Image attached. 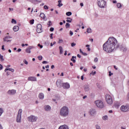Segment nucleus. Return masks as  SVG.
<instances>
[{
  "instance_id": "f257e3e1",
  "label": "nucleus",
  "mask_w": 129,
  "mask_h": 129,
  "mask_svg": "<svg viewBox=\"0 0 129 129\" xmlns=\"http://www.w3.org/2000/svg\"><path fill=\"white\" fill-rule=\"evenodd\" d=\"M119 48L120 51L125 53L127 51V47L124 44L117 43V40L114 37H109L106 42L103 45V50L107 53H111Z\"/></svg>"
},
{
  "instance_id": "f03ea898",
  "label": "nucleus",
  "mask_w": 129,
  "mask_h": 129,
  "mask_svg": "<svg viewBox=\"0 0 129 129\" xmlns=\"http://www.w3.org/2000/svg\"><path fill=\"white\" fill-rule=\"evenodd\" d=\"M60 115L63 117H66L69 115V108L67 106H63L60 110Z\"/></svg>"
},
{
  "instance_id": "7ed1b4c3",
  "label": "nucleus",
  "mask_w": 129,
  "mask_h": 129,
  "mask_svg": "<svg viewBox=\"0 0 129 129\" xmlns=\"http://www.w3.org/2000/svg\"><path fill=\"white\" fill-rule=\"evenodd\" d=\"M97 5L101 9H104L106 2L104 0H97Z\"/></svg>"
},
{
  "instance_id": "20e7f679",
  "label": "nucleus",
  "mask_w": 129,
  "mask_h": 129,
  "mask_svg": "<svg viewBox=\"0 0 129 129\" xmlns=\"http://www.w3.org/2000/svg\"><path fill=\"white\" fill-rule=\"evenodd\" d=\"M23 112V110L22 109H20L18 111V113L16 118L17 122H21V118H22V113Z\"/></svg>"
},
{
  "instance_id": "39448f33",
  "label": "nucleus",
  "mask_w": 129,
  "mask_h": 129,
  "mask_svg": "<svg viewBox=\"0 0 129 129\" xmlns=\"http://www.w3.org/2000/svg\"><path fill=\"white\" fill-rule=\"evenodd\" d=\"M95 103L99 108H103L104 107V105L103 104V102L101 100H97L95 101Z\"/></svg>"
},
{
  "instance_id": "423d86ee",
  "label": "nucleus",
  "mask_w": 129,
  "mask_h": 129,
  "mask_svg": "<svg viewBox=\"0 0 129 129\" xmlns=\"http://www.w3.org/2000/svg\"><path fill=\"white\" fill-rule=\"evenodd\" d=\"M105 99L108 104H112L113 101L111 96L109 95V94L106 95Z\"/></svg>"
},
{
  "instance_id": "0eeeda50",
  "label": "nucleus",
  "mask_w": 129,
  "mask_h": 129,
  "mask_svg": "<svg viewBox=\"0 0 129 129\" xmlns=\"http://www.w3.org/2000/svg\"><path fill=\"white\" fill-rule=\"evenodd\" d=\"M28 119L29 121H31V122H34L35 121H37V119H38V117L36 116L31 115L28 117Z\"/></svg>"
},
{
  "instance_id": "6e6552de",
  "label": "nucleus",
  "mask_w": 129,
  "mask_h": 129,
  "mask_svg": "<svg viewBox=\"0 0 129 129\" xmlns=\"http://www.w3.org/2000/svg\"><path fill=\"white\" fill-rule=\"evenodd\" d=\"M120 110L123 111V112H127V111H129V106L127 105H122L120 107Z\"/></svg>"
},
{
  "instance_id": "1a4fd4ad",
  "label": "nucleus",
  "mask_w": 129,
  "mask_h": 129,
  "mask_svg": "<svg viewBox=\"0 0 129 129\" xmlns=\"http://www.w3.org/2000/svg\"><path fill=\"white\" fill-rule=\"evenodd\" d=\"M56 84L57 87H58V88H61V87L62 86L63 83H62L61 80H57L56 82Z\"/></svg>"
},
{
  "instance_id": "9d476101",
  "label": "nucleus",
  "mask_w": 129,
  "mask_h": 129,
  "mask_svg": "<svg viewBox=\"0 0 129 129\" xmlns=\"http://www.w3.org/2000/svg\"><path fill=\"white\" fill-rule=\"evenodd\" d=\"M63 89H69L70 88V85L68 83H62V86Z\"/></svg>"
},
{
  "instance_id": "9b49d317",
  "label": "nucleus",
  "mask_w": 129,
  "mask_h": 129,
  "mask_svg": "<svg viewBox=\"0 0 129 129\" xmlns=\"http://www.w3.org/2000/svg\"><path fill=\"white\" fill-rule=\"evenodd\" d=\"M32 49H35V46H29L28 48L26 49V53H28V54H31V50Z\"/></svg>"
},
{
  "instance_id": "f8f14e48",
  "label": "nucleus",
  "mask_w": 129,
  "mask_h": 129,
  "mask_svg": "<svg viewBox=\"0 0 129 129\" xmlns=\"http://www.w3.org/2000/svg\"><path fill=\"white\" fill-rule=\"evenodd\" d=\"M7 93L9 95H15V94H16V90H14V89L9 90L8 91Z\"/></svg>"
},
{
  "instance_id": "ddd939ff",
  "label": "nucleus",
  "mask_w": 129,
  "mask_h": 129,
  "mask_svg": "<svg viewBox=\"0 0 129 129\" xmlns=\"http://www.w3.org/2000/svg\"><path fill=\"white\" fill-rule=\"evenodd\" d=\"M36 31L37 33H42V25L40 24H37Z\"/></svg>"
},
{
  "instance_id": "4468645a",
  "label": "nucleus",
  "mask_w": 129,
  "mask_h": 129,
  "mask_svg": "<svg viewBox=\"0 0 129 129\" xmlns=\"http://www.w3.org/2000/svg\"><path fill=\"white\" fill-rule=\"evenodd\" d=\"M84 89L85 92H88L90 90V86L89 85H85L84 86Z\"/></svg>"
},
{
  "instance_id": "2eb2a0df",
  "label": "nucleus",
  "mask_w": 129,
  "mask_h": 129,
  "mask_svg": "<svg viewBox=\"0 0 129 129\" xmlns=\"http://www.w3.org/2000/svg\"><path fill=\"white\" fill-rule=\"evenodd\" d=\"M44 109L45 111H50L51 110V106L48 105H45L44 106Z\"/></svg>"
},
{
  "instance_id": "dca6fc26",
  "label": "nucleus",
  "mask_w": 129,
  "mask_h": 129,
  "mask_svg": "<svg viewBox=\"0 0 129 129\" xmlns=\"http://www.w3.org/2000/svg\"><path fill=\"white\" fill-rule=\"evenodd\" d=\"M28 81H37V78L35 77H29L28 78Z\"/></svg>"
},
{
  "instance_id": "f3484780",
  "label": "nucleus",
  "mask_w": 129,
  "mask_h": 129,
  "mask_svg": "<svg viewBox=\"0 0 129 129\" xmlns=\"http://www.w3.org/2000/svg\"><path fill=\"white\" fill-rule=\"evenodd\" d=\"M95 113H96V111L95 109H92L90 110V114L91 115H94Z\"/></svg>"
},
{
  "instance_id": "a211bd4d",
  "label": "nucleus",
  "mask_w": 129,
  "mask_h": 129,
  "mask_svg": "<svg viewBox=\"0 0 129 129\" xmlns=\"http://www.w3.org/2000/svg\"><path fill=\"white\" fill-rule=\"evenodd\" d=\"M58 129H69V128H68V126L66 125H60L58 127Z\"/></svg>"
},
{
  "instance_id": "6ab92c4d",
  "label": "nucleus",
  "mask_w": 129,
  "mask_h": 129,
  "mask_svg": "<svg viewBox=\"0 0 129 129\" xmlns=\"http://www.w3.org/2000/svg\"><path fill=\"white\" fill-rule=\"evenodd\" d=\"M7 71H11V72H15V70L11 68H6L5 70V72H7Z\"/></svg>"
},
{
  "instance_id": "aec40b11",
  "label": "nucleus",
  "mask_w": 129,
  "mask_h": 129,
  "mask_svg": "<svg viewBox=\"0 0 129 129\" xmlns=\"http://www.w3.org/2000/svg\"><path fill=\"white\" fill-rule=\"evenodd\" d=\"M38 97L39 99H44V94L40 93L38 95Z\"/></svg>"
},
{
  "instance_id": "412c9836",
  "label": "nucleus",
  "mask_w": 129,
  "mask_h": 129,
  "mask_svg": "<svg viewBox=\"0 0 129 129\" xmlns=\"http://www.w3.org/2000/svg\"><path fill=\"white\" fill-rule=\"evenodd\" d=\"M77 57L75 56H73L71 59V61H72L73 63H76V59Z\"/></svg>"
},
{
  "instance_id": "4be33fe9",
  "label": "nucleus",
  "mask_w": 129,
  "mask_h": 129,
  "mask_svg": "<svg viewBox=\"0 0 129 129\" xmlns=\"http://www.w3.org/2000/svg\"><path fill=\"white\" fill-rule=\"evenodd\" d=\"M20 27H19L18 26H15L13 27V31H14V32H18V30H19Z\"/></svg>"
},
{
  "instance_id": "5701e85b",
  "label": "nucleus",
  "mask_w": 129,
  "mask_h": 129,
  "mask_svg": "<svg viewBox=\"0 0 129 129\" xmlns=\"http://www.w3.org/2000/svg\"><path fill=\"white\" fill-rule=\"evenodd\" d=\"M59 54L61 55V54H63V47L62 46H59Z\"/></svg>"
},
{
  "instance_id": "b1692460",
  "label": "nucleus",
  "mask_w": 129,
  "mask_h": 129,
  "mask_svg": "<svg viewBox=\"0 0 129 129\" xmlns=\"http://www.w3.org/2000/svg\"><path fill=\"white\" fill-rule=\"evenodd\" d=\"M58 7H59V8H61V7H62V6H63V4L61 3H62V1L59 0L58 1Z\"/></svg>"
},
{
  "instance_id": "393cba45",
  "label": "nucleus",
  "mask_w": 129,
  "mask_h": 129,
  "mask_svg": "<svg viewBox=\"0 0 129 129\" xmlns=\"http://www.w3.org/2000/svg\"><path fill=\"white\" fill-rule=\"evenodd\" d=\"M7 39H12V37H11V36H6V37L3 39L4 41V42H6Z\"/></svg>"
},
{
  "instance_id": "a878e982",
  "label": "nucleus",
  "mask_w": 129,
  "mask_h": 129,
  "mask_svg": "<svg viewBox=\"0 0 129 129\" xmlns=\"http://www.w3.org/2000/svg\"><path fill=\"white\" fill-rule=\"evenodd\" d=\"M35 2H37V3H41V1H39L38 0H30V2L32 4H34L35 5Z\"/></svg>"
},
{
  "instance_id": "bb28decb",
  "label": "nucleus",
  "mask_w": 129,
  "mask_h": 129,
  "mask_svg": "<svg viewBox=\"0 0 129 129\" xmlns=\"http://www.w3.org/2000/svg\"><path fill=\"white\" fill-rule=\"evenodd\" d=\"M0 60L1 62H4V61H5V59H4V56L2 55V54H0Z\"/></svg>"
},
{
  "instance_id": "cd10ccee",
  "label": "nucleus",
  "mask_w": 129,
  "mask_h": 129,
  "mask_svg": "<svg viewBox=\"0 0 129 129\" xmlns=\"http://www.w3.org/2000/svg\"><path fill=\"white\" fill-rule=\"evenodd\" d=\"M4 109H3V108H0V116H2V114H3V113H4Z\"/></svg>"
},
{
  "instance_id": "c85d7f7f",
  "label": "nucleus",
  "mask_w": 129,
  "mask_h": 129,
  "mask_svg": "<svg viewBox=\"0 0 129 129\" xmlns=\"http://www.w3.org/2000/svg\"><path fill=\"white\" fill-rule=\"evenodd\" d=\"M102 119L103 120H107L108 119V116H107V115H105L104 116H103Z\"/></svg>"
},
{
  "instance_id": "c756f323",
  "label": "nucleus",
  "mask_w": 129,
  "mask_h": 129,
  "mask_svg": "<svg viewBox=\"0 0 129 129\" xmlns=\"http://www.w3.org/2000/svg\"><path fill=\"white\" fill-rule=\"evenodd\" d=\"M66 15L68 16V17L71 16L72 15V13L71 12H68L66 13Z\"/></svg>"
},
{
  "instance_id": "7c9ffc66",
  "label": "nucleus",
  "mask_w": 129,
  "mask_h": 129,
  "mask_svg": "<svg viewBox=\"0 0 129 129\" xmlns=\"http://www.w3.org/2000/svg\"><path fill=\"white\" fill-rule=\"evenodd\" d=\"M116 6H117V7L118 8V9H120V8H121V7H122L121 4H120V3H117Z\"/></svg>"
},
{
  "instance_id": "2f4dec72",
  "label": "nucleus",
  "mask_w": 129,
  "mask_h": 129,
  "mask_svg": "<svg viewBox=\"0 0 129 129\" xmlns=\"http://www.w3.org/2000/svg\"><path fill=\"white\" fill-rule=\"evenodd\" d=\"M66 28L68 29V28H70V24L69 23H67L66 24Z\"/></svg>"
},
{
  "instance_id": "473e14b6",
  "label": "nucleus",
  "mask_w": 129,
  "mask_h": 129,
  "mask_svg": "<svg viewBox=\"0 0 129 129\" xmlns=\"http://www.w3.org/2000/svg\"><path fill=\"white\" fill-rule=\"evenodd\" d=\"M37 58L39 60V61H42V59H43V56H42V55H39L37 57Z\"/></svg>"
},
{
  "instance_id": "72a5a7b5",
  "label": "nucleus",
  "mask_w": 129,
  "mask_h": 129,
  "mask_svg": "<svg viewBox=\"0 0 129 129\" xmlns=\"http://www.w3.org/2000/svg\"><path fill=\"white\" fill-rule=\"evenodd\" d=\"M91 28H87V33H91Z\"/></svg>"
},
{
  "instance_id": "f704fd0d",
  "label": "nucleus",
  "mask_w": 129,
  "mask_h": 129,
  "mask_svg": "<svg viewBox=\"0 0 129 129\" xmlns=\"http://www.w3.org/2000/svg\"><path fill=\"white\" fill-rule=\"evenodd\" d=\"M11 23L12 24H16L17 23V21L16 20L14 19H12Z\"/></svg>"
},
{
  "instance_id": "c9c22d12",
  "label": "nucleus",
  "mask_w": 129,
  "mask_h": 129,
  "mask_svg": "<svg viewBox=\"0 0 129 129\" xmlns=\"http://www.w3.org/2000/svg\"><path fill=\"white\" fill-rule=\"evenodd\" d=\"M45 45H46L47 46H49V45H50V42H49L48 41H46L45 42Z\"/></svg>"
},
{
  "instance_id": "e433bc0d",
  "label": "nucleus",
  "mask_w": 129,
  "mask_h": 129,
  "mask_svg": "<svg viewBox=\"0 0 129 129\" xmlns=\"http://www.w3.org/2000/svg\"><path fill=\"white\" fill-rule=\"evenodd\" d=\"M34 22H35V20H34V19H32V20H30V25H33Z\"/></svg>"
},
{
  "instance_id": "4c0bfd02",
  "label": "nucleus",
  "mask_w": 129,
  "mask_h": 129,
  "mask_svg": "<svg viewBox=\"0 0 129 129\" xmlns=\"http://www.w3.org/2000/svg\"><path fill=\"white\" fill-rule=\"evenodd\" d=\"M40 17L43 18H44V17H46V16H45V14L44 13H41L40 15Z\"/></svg>"
},
{
  "instance_id": "58836bf2",
  "label": "nucleus",
  "mask_w": 129,
  "mask_h": 129,
  "mask_svg": "<svg viewBox=\"0 0 129 129\" xmlns=\"http://www.w3.org/2000/svg\"><path fill=\"white\" fill-rule=\"evenodd\" d=\"M95 74H96V71H94V72H92V73H91L90 74V75H93V76H94V75H95Z\"/></svg>"
},
{
  "instance_id": "ea45409f",
  "label": "nucleus",
  "mask_w": 129,
  "mask_h": 129,
  "mask_svg": "<svg viewBox=\"0 0 129 129\" xmlns=\"http://www.w3.org/2000/svg\"><path fill=\"white\" fill-rule=\"evenodd\" d=\"M48 23L47 25L48 26V27H51V26H52V22L51 21H49L48 22Z\"/></svg>"
},
{
  "instance_id": "a19ab883",
  "label": "nucleus",
  "mask_w": 129,
  "mask_h": 129,
  "mask_svg": "<svg viewBox=\"0 0 129 129\" xmlns=\"http://www.w3.org/2000/svg\"><path fill=\"white\" fill-rule=\"evenodd\" d=\"M61 43H63V40L59 39V40L58 41V44H61Z\"/></svg>"
},
{
  "instance_id": "79ce46f5",
  "label": "nucleus",
  "mask_w": 129,
  "mask_h": 129,
  "mask_svg": "<svg viewBox=\"0 0 129 129\" xmlns=\"http://www.w3.org/2000/svg\"><path fill=\"white\" fill-rule=\"evenodd\" d=\"M72 21H73V19H70V20L67 19L66 20V22H67V23H71V22H72Z\"/></svg>"
},
{
  "instance_id": "37998d69",
  "label": "nucleus",
  "mask_w": 129,
  "mask_h": 129,
  "mask_svg": "<svg viewBox=\"0 0 129 129\" xmlns=\"http://www.w3.org/2000/svg\"><path fill=\"white\" fill-rule=\"evenodd\" d=\"M23 62H24V64H26V65H28V64H29V63L28 62V61L26 59L23 60Z\"/></svg>"
},
{
  "instance_id": "c03bdc74",
  "label": "nucleus",
  "mask_w": 129,
  "mask_h": 129,
  "mask_svg": "<svg viewBox=\"0 0 129 129\" xmlns=\"http://www.w3.org/2000/svg\"><path fill=\"white\" fill-rule=\"evenodd\" d=\"M37 46H38V47H39V48H40V49H42V48H43V45H41L40 43L38 44Z\"/></svg>"
},
{
  "instance_id": "a18cd8bd",
  "label": "nucleus",
  "mask_w": 129,
  "mask_h": 129,
  "mask_svg": "<svg viewBox=\"0 0 129 129\" xmlns=\"http://www.w3.org/2000/svg\"><path fill=\"white\" fill-rule=\"evenodd\" d=\"M95 126H96V129H101V128H100V126H99L98 124H96V125H95Z\"/></svg>"
},
{
  "instance_id": "49530a36",
  "label": "nucleus",
  "mask_w": 129,
  "mask_h": 129,
  "mask_svg": "<svg viewBox=\"0 0 129 129\" xmlns=\"http://www.w3.org/2000/svg\"><path fill=\"white\" fill-rule=\"evenodd\" d=\"M53 35H54V34L51 33L49 35V37L51 40L53 39Z\"/></svg>"
},
{
  "instance_id": "de8ad7c7",
  "label": "nucleus",
  "mask_w": 129,
  "mask_h": 129,
  "mask_svg": "<svg viewBox=\"0 0 129 129\" xmlns=\"http://www.w3.org/2000/svg\"><path fill=\"white\" fill-rule=\"evenodd\" d=\"M75 46H76V43H75L74 42H73V43H71V46L72 47H74Z\"/></svg>"
},
{
  "instance_id": "09e8293b",
  "label": "nucleus",
  "mask_w": 129,
  "mask_h": 129,
  "mask_svg": "<svg viewBox=\"0 0 129 129\" xmlns=\"http://www.w3.org/2000/svg\"><path fill=\"white\" fill-rule=\"evenodd\" d=\"M44 10H49V7H48V6H47L46 5H45L44 6Z\"/></svg>"
},
{
  "instance_id": "8fccbe9b",
  "label": "nucleus",
  "mask_w": 129,
  "mask_h": 129,
  "mask_svg": "<svg viewBox=\"0 0 129 129\" xmlns=\"http://www.w3.org/2000/svg\"><path fill=\"white\" fill-rule=\"evenodd\" d=\"M50 32H53L54 31V28L51 27L49 29Z\"/></svg>"
},
{
  "instance_id": "3c124183",
  "label": "nucleus",
  "mask_w": 129,
  "mask_h": 129,
  "mask_svg": "<svg viewBox=\"0 0 129 129\" xmlns=\"http://www.w3.org/2000/svg\"><path fill=\"white\" fill-rule=\"evenodd\" d=\"M48 62L46 60L42 61V64H48Z\"/></svg>"
},
{
  "instance_id": "603ef678",
  "label": "nucleus",
  "mask_w": 129,
  "mask_h": 129,
  "mask_svg": "<svg viewBox=\"0 0 129 129\" xmlns=\"http://www.w3.org/2000/svg\"><path fill=\"white\" fill-rule=\"evenodd\" d=\"M111 75H113V73H111V71L109 72V76L110 77Z\"/></svg>"
},
{
  "instance_id": "864d4df0",
  "label": "nucleus",
  "mask_w": 129,
  "mask_h": 129,
  "mask_svg": "<svg viewBox=\"0 0 129 129\" xmlns=\"http://www.w3.org/2000/svg\"><path fill=\"white\" fill-rule=\"evenodd\" d=\"M55 99H56V100H59V99H60V97H59V96H55Z\"/></svg>"
},
{
  "instance_id": "5fc2aeb1",
  "label": "nucleus",
  "mask_w": 129,
  "mask_h": 129,
  "mask_svg": "<svg viewBox=\"0 0 129 129\" xmlns=\"http://www.w3.org/2000/svg\"><path fill=\"white\" fill-rule=\"evenodd\" d=\"M2 49L3 51H6V49H5V45H2Z\"/></svg>"
},
{
  "instance_id": "6e6d98bb",
  "label": "nucleus",
  "mask_w": 129,
  "mask_h": 129,
  "mask_svg": "<svg viewBox=\"0 0 129 129\" xmlns=\"http://www.w3.org/2000/svg\"><path fill=\"white\" fill-rule=\"evenodd\" d=\"M98 58L97 57H95L94 59V62H98Z\"/></svg>"
},
{
  "instance_id": "4d7b16f0",
  "label": "nucleus",
  "mask_w": 129,
  "mask_h": 129,
  "mask_svg": "<svg viewBox=\"0 0 129 129\" xmlns=\"http://www.w3.org/2000/svg\"><path fill=\"white\" fill-rule=\"evenodd\" d=\"M22 51V49L21 48H18V50H17V52H18V53H20Z\"/></svg>"
},
{
  "instance_id": "13d9d810",
  "label": "nucleus",
  "mask_w": 129,
  "mask_h": 129,
  "mask_svg": "<svg viewBox=\"0 0 129 129\" xmlns=\"http://www.w3.org/2000/svg\"><path fill=\"white\" fill-rule=\"evenodd\" d=\"M83 55H84V56H87V53L86 52H82V53Z\"/></svg>"
},
{
  "instance_id": "bf43d9fd",
  "label": "nucleus",
  "mask_w": 129,
  "mask_h": 129,
  "mask_svg": "<svg viewBox=\"0 0 129 129\" xmlns=\"http://www.w3.org/2000/svg\"><path fill=\"white\" fill-rule=\"evenodd\" d=\"M70 36H72L73 35V32L71 30L70 31Z\"/></svg>"
},
{
  "instance_id": "052dcab7",
  "label": "nucleus",
  "mask_w": 129,
  "mask_h": 129,
  "mask_svg": "<svg viewBox=\"0 0 129 129\" xmlns=\"http://www.w3.org/2000/svg\"><path fill=\"white\" fill-rule=\"evenodd\" d=\"M3 65L0 64V70H3Z\"/></svg>"
},
{
  "instance_id": "680f3d73",
  "label": "nucleus",
  "mask_w": 129,
  "mask_h": 129,
  "mask_svg": "<svg viewBox=\"0 0 129 129\" xmlns=\"http://www.w3.org/2000/svg\"><path fill=\"white\" fill-rule=\"evenodd\" d=\"M81 80H84V76L83 75H82L81 77Z\"/></svg>"
},
{
  "instance_id": "e2e57ef3",
  "label": "nucleus",
  "mask_w": 129,
  "mask_h": 129,
  "mask_svg": "<svg viewBox=\"0 0 129 129\" xmlns=\"http://www.w3.org/2000/svg\"><path fill=\"white\" fill-rule=\"evenodd\" d=\"M42 19H43L44 21H47V18H46V16L45 17H43L42 18Z\"/></svg>"
},
{
  "instance_id": "0e129e2a",
  "label": "nucleus",
  "mask_w": 129,
  "mask_h": 129,
  "mask_svg": "<svg viewBox=\"0 0 129 129\" xmlns=\"http://www.w3.org/2000/svg\"><path fill=\"white\" fill-rule=\"evenodd\" d=\"M51 69H54V68H55V66L52 65V66H51Z\"/></svg>"
},
{
  "instance_id": "69168bd1",
  "label": "nucleus",
  "mask_w": 129,
  "mask_h": 129,
  "mask_svg": "<svg viewBox=\"0 0 129 129\" xmlns=\"http://www.w3.org/2000/svg\"><path fill=\"white\" fill-rule=\"evenodd\" d=\"M77 57H78V58H81V55H80V54H77Z\"/></svg>"
},
{
  "instance_id": "338daca9",
  "label": "nucleus",
  "mask_w": 129,
  "mask_h": 129,
  "mask_svg": "<svg viewBox=\"0 0 129 129\" xmlns=\"http://www.w3.org/2000/svg\"><path fill=\"white\" fill-rule=\"evenodd\" d=\"M64 55V56H66V55H67V50H65Z\"/></svg>"
},
{
  "instance_id": "774afa93",
  "label": "nucleus",
  "mask_w": 129,
  "mask_h": 129,
  "mask_svg": "<svg viewBox=\"0 0 129 129\" xmlns=\"http://www.w3.org/2000/svg\"><path fill=\"white\" fill-rule=\"evenodd\" d=\"M80 6H81V7H83V6H84V5L83 4V3H80Z\"/></svg>"
}]
</instances>
